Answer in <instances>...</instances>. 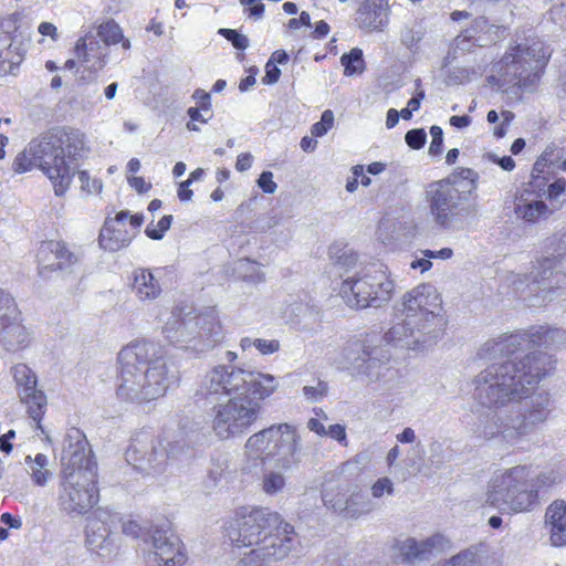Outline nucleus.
<instances>
[{
  "label": "nucleus",
  "mask_w": 566,
  "mask_h": 566,
  "mask_svg": "<svg viewBox=\"0 0 566 566\" xmlns=\"http://www.w3.org/2000/svg\"><path fill=\"white\" fill-rule=\"evenodd\" d=\"M424 198L430 216L437 226L449 229L454 221L468 214L464 202L468 196L449 179L432 181L426 186Z\"/></svg>",
  "instance_id": "nucleus-15"
},
{
  "label": "nucleus",
  "mask_w": 566,
  "mask_h": 566,
  "mask_svg": "<svg viewBox=\"0 0 566 566\" xmlns=\"http://www.w3.org/2000/svg\"><path fill=\"white\" fill-rule=\"evenodd\" d=\"M504 31L503 27L492 24L486 18L479 17L454 41L457 48L461 50H467L465 44L470 42L481 48L489 46L495 44L503 36Z\"/></svg>",
  "instance_id": "nucleus-21"
},
{
  "label": "nucleus",
  "mask_w": 566,
  "mask_h": 566,
  "mask_svg": "<svg viewBox=\"0 0 566 566\" xmlns=\"http://www.w3.org/2000/svg\"><path fill=\"white\" fill-rule=\"evenodd\" d=\"M97 36L104 42V46L119 43L123 40L120 27L113 20L102 23L97 29Z\"/></svg>",
  "instance_id": "nucleus-39"
},
{
  "label": "nucleus",
  "mask_w": 566,
  "mask_h": 566,
  "mask_svg": "<svg viewBox=\"0 0 566 566\" xmlns=\"http://www.w3.org/2000/svg\"><path fill=\"white\" fill-rule=\"evenodd\" d=\"M318 311L308 304L295 302L286 310V315L290 316V322L294 325L304 323L305 325L311 322H316L318 318Z\"/></svg>",
  "instance_id": "nucleus-32"
},
{
  "label": "nucleus",
  "mask_w": 566,
  "mask_h": 566,
  "mask_svg": "<svg viewBox=\"0 0 566 566\" xmlns=\"http://www.w3.org/2000/svg\"><path fill=\"white\" fill-rule=\"evenodd\" d=\"M20 319H12L0 326V343L8 352H17L29 346L31 334Z\"/></svg>",
  "instance_id": "nucleus-29"
},
{
  "label": "nucleus",
  "mask_w": 566,
  "mask_h": 566,
  "mask_svg": "<svg viewBox=\"0 0 566 566\" xmlns=\"http://www.w3.org/2000/svg\"><path fill=\"white\" fill-rule=\"evenodd\" d=\"M565 188H566V181H565V179L560 178V179L555 180L553 184H551L547 187V190L544 191V195L551 201V205L555 203V205H559V207H560L562 205L558 201V197L564 193Z\"/></svg>",
  "instance_id": "nucleus-51"
},
{
  "label": "nucleus",
  "mask_w": 566,
  "mask_h": 566,
  "mask_svg": "<svg viewBox=\"0 0 566 566\" xmlns=\"http://www.w3.org/2000/svg\"><path fill=\"white\" fill-rule=\"evenodd\" d=\"M441 566H481L478 555L469 549L460 552Z\"/></svg>",
  "instance_id": "nucleus-40"
},
{
  "label": "nucleus",
  "mask_w": 566,
  "mask_h": 566,
  "mask_svg": "<svg viewBox=\"0 0 566 566\" xmlns=\"http://www.w3.org/2000/svg\"><path fill=\"white\" fill-rule=\"evenodd\" d=\"M48 248L54 253L60 270H67L77 262V256L70 252L61 242H49Z\"/></svg>",
  "instance_id": "nucleus-38"
},
{
  "label": "nucleus",
  "mask_w": 566,
  "mask_h": 566,
  "mask_svg": "<svg viewBox=\"0 0 566 566\" xmlns=\"http://www.w3.org/2000/svg\"><path fill=\"white\" fill-rule=\"evenodd\" d=\"M552 154L544 151L539 158L535 161L532 170V177L534 179L535 187H541L543 184V180L541 179V175L544 174L545 168L548 166V164L552 163L549 156Z\"/></svg>",
  "instance_id": "nucleus-47"
},
{
  "label": "nucleus",
  "mask_w": 566,
  "mask_h": 566,
  "mask_svg": "<svg viewBox=\"0 0 566 566\" xmlns=\"http://www.w3.org/2000/svg\"><path fill=\"white\" fill-rule=\"evenodd\" d=\"M558 209L559 205L552 203V206H549L544 200L535 198L533 192L527 189L516 199L514 207L516 216L528 223L547 219Z\"/></svg>",
  "instance_id": "nucleus-24"
},
{
  "label": "nucleus",
  "mask_w": 566,
  "mask_h": 566,
  "mask_svg": "<svg viewBox=\"0 0 566 566\" xmlns=\"http://www.w3.org/2000/svg\"><path fill=\"white\" fill-rule=\"evenodd\" d=\"M128 184L138 193H145L151 188L150 182H146L143 177H128Z\"/></svg>",
  "instance_id": "nucleus-63"
},
{
  "label": "nucleus",
  "mask_w": 566,
  "mask_h": 566,
  "mask_svg": "<svg viewBox=\"0 0 566 566\" xmlns=\"http://www.w3.org/2000/svg\"><path fill=\"white\" fill-rule=\"evenodd\" d=\"M226 533L232 546L250 548L237 566H262L264 562L284 559L295 543L294 527L266 507L237 513Z\"/></svg>",
  "instance_id": "nucleus-3"
},
{
  "label": "nucleus",
  "mask_w": 566,
  "mask_h": 566,
  "mask_svg": "<svg viewBox=\"0 0 566 566\" xmlns=\"http://www.w3.org/2000/svg\"><path fill=\"white\" fill-rule=\"evenodd\" d=\"M340 62L344 66V74L347 76L361 74L365 70L363 51L358 48H354L348 53L343 54Z\"/></svg>",
  "instance_id": "nucleus-37"
},
{
  "label": "nucleus",
  "mask_w": 566,
  "mask_h": 566,
  "mask_svg": "<svg viewBox=\"0 0 566 566\" xmlns=\"http://www.w3.org/2000/svg\"><path fill=\"white\" fill-rule=\"evenodd\" d=\"M165 338L174 346L203 353L221 338V326L212 312L172 311L163 327Z\"/></svg>",
  "instance_id": "nucleus-11"
},
{
  "label": "nucleus",
  "mask_w": 566,
  "mask_h": 566,
  "mask_svg": "<svg viewBox=\"0 0 566 566\" xmlns=\"http://www.w3.org/2000/svg\"><path fill=\"white\" fill-rule=\"evenodd\" d=\"M327 392V382L319 379L316 380L314 385H306L303 387V395L311 402L321 401L324 397H326Z\"/></svg>",
  "instance_id": "nucleus-41"
},
{
  "label": "nucleus",
  "mask_w": 566,
  "mask_h": 566,
  "mask_svg": "<svg viewBox=\"0 0 566 566\" xmlns=\"http://www.w3.org/2000/svg\"><path fill=\"white\" fill-rule=\"evenodd\" d=\"M334 114L331 109L323 112L321 120L313 124L311 127V134L315 137H322L333 127Z\"/></svg>",
  "instance_id": "nucleus-43"
},
{
  "label": "nucleus",
  "mask_w": 566,
  "mask_h": 566,
  "mask_svg": "<svg viewBox=\"0 0 566 566\" xmlns=\"http://www.w3.org/2000/svg\"><path fill=\"white\" fill-rule=\"evenodd\" d=\"M218 33L230 41L238 50H245L249 46V39L237 30L221 28L218 30Z\"/></svg>",
  "instance_id": "nucleus-45"
},
{
  "label": "nucleus",
  "mask_w": 566,
  "mask_h": 566,
  "mask_svg": "<svg viewBox=\"0 0 566 566\" xmlns=\"http://www.w3.org/2000/svg\"><path fill=\"white\" fill-rule=\"evenodd\" d=\"M394 482L385 476L378 479L373 485H371V495L375 499H380L385 494L391 495L394 493Z\"/></svg>",
  "instance_id": "nucleus-48"
},
{
  "label": "nucleus",
  "mask_w": 566,
  "mask_h": 566,
  "mask_svg": "<svg viewBox=\"0 0 566 566\" xmlns=\"http://www.w3.org/2000/svg\"><path fill=\"white\" fill-rule=\"evenodd\" d=\"M85 135L75 128H54L31 140L20 151L12 169L23 174L40 168L51 180L56 196H63L76 172L78 160L87 153Z\"/></svg>",
  "instance_id": "nucleus-4"
},
{
  "label": "nucleus",
  "mask_w": 566,
  "mask_h": 566,
  "mask_svg": "<svg viewBox=\"0 0 566 566\" xmlns=\"http://www.w3.org/2000/svg\"><path fill=\"white\" fill-rule=\"evenodd\" d=\"M549 55V49L539 40H533L525 48L516 45L495 65L500 77L490 75L488 81L499 88L507 85L532 91L539 81Z\"/></svg>",
  "instance_id": "nucleus-10"
},
{
  "label": "nucleus",
  "mask_w": 566,
  "mask_h": 566,
  "mask_svg": "<svg viewBox=\"0 0 566 566\" xmlns=\"http://www.w3.org/2000/svg\"><path fill=\"white\" fill-rule=\"evenodd\" d=\"M279 387L271 374L244 369L234 365H218L202 379L200 392L210 401L234 397L269 398Z\"/></svg>",
  "instance_id": "nucleus-9"
},
{
  "label": "nucleus",
  "mask_w": 566,
  "mask_h": 566,
  "mask_svg": "<svg viewBox=\"0 0 566 566\" xmlns=\"http://www.w3.org/2000/svg\"><path fill=\"white\" fill-rule=\"evenodd\" d=\"M253 346L262 354V355H271L280 350V342L277 339H262L255 338L253 340Z\"/></svg>",
  "instance_id": "nucleus-52"
},
{
  "label": "nucleus",
  "mask_w": 566,
  "mask_h": 566,
  "mask_svg": "<svg viewBox=\"0 0 566 566\" xmlns=\"http://www.w3.org/2000/svg\"><path fill=\"white\" fill-rule=\"evenodd\" d=\"M354 350L355 356L348 357L350 367L358 376L366 377L369 381H377L387 370L389 360L387 350L379 346L373 345L368 340L357 343Z\"/></svg>",
  "instance_id": "nucleus-20"
},
{
  "label": "nucleus",
  "mask_w": 566,
  "mask_h": 566,
  "mask_svg": "<svg viewBox=\"0 0 566 566\" xmlns=\"http://www.w3.org/2000/svg\"><path fill=\"white\" fill-rule=\"evenodd\" d=\"M75 54L86 70L97 72L106 64L107 49L101 44L96 36L87 34L77 40Z\"/></svg>",
  "instance_id": "nucleus-25"
},
{
  "label": "nucleus",
  "mask_w": 566,
  "mask_h": 566,
  "mask_svg": "<svg viewBox=\"0 0 566 566\" xmlns=\"http://www.w3.org/2000/svg\"><path fill=\"white\" fill-rule=\"evenodd\" d=\"M256 182L262 191L269 195L274 193L277 189V185L273 180V174L271 171H263Z\"/></svg>",
  "instance_id": "nucleus-56"
},
{
  "label": "nucleus",
  "mask_w": 566,
  "mask_h": 566,
  "mask_svg": "<svg viewBox=\"0 0 566 566\" xmlns=\"http://www.w3.org/2000/svg\"><path fill=\"white\" fill-rule=\"evenodd\" d=\"M78 179L81 181V188L88 193H95L102 190V181L98 179L91 180L88 174L84 170L78 172Z\"/></svg>",
  "instance_id": "nucleus-53"
},
{
  "label": "nucleus",
  "mask_w": 566,
  "mask_h": 566,
  "mask_svg": "<svg viewBox=\"0 0 566 566\" xmlns=\"http://www.w3.org/2000/svg\"><path fill=\"white\" fill-rule=\"evenodd\" d=\"M430 465L434 467L436 469H440L443 464V457H442V444L438 441H434L430 444V455L428 459Z\"/></svg>",
  "instance_id": "nucleus-57"
},
{
  "label": "nucleus",
  "mask_w": 566,
  "mask_h": 566,
  "mask_svg": "<svg viewBox=\"0 0 566 566\" xmlns=\"http://www.w3.org/2000/svg\"><path fill=\"white\" fill-rule=\"evenodd\" d=\"M21 401L27 406L29 417L36 422L39 429L41 419L46 410V396L36 388L35 374L24 364H18L12 369Z\"/></svg>",
  "instance_id": "nucleus-19"
},
{
  "label": "nucleus",
  "mask_w": 566,
  "mask_h": 566,
  "mask_svg": "<svg viewBox=\"0 0 566 566\" xmlns=\"http://www.w3.org/2000/svg\"><path fill=\"white\" fill-rule=\"evenodd\" d=\"M117 397L129 402H148L163 397L178 381L165 348L155 342L136 340L118 354Z\"/></svg>",
  "instance_id": "nucleus-2"
},
{
  "label": "nucleus",
  "mask_w": 566,
  "mask_h": 566,
  "mask_svg": "<svg viewBox=\"0 0 566 566\" xmlns=\"http://www.w3.org/2000/svg\"><path fill=\"white\" fill-rule=\"evenodd\" d=\"M265 398L234 397L217 401L211 410V429L219 440L243 436L258 420Z\"/></svg>",
  "instance_id": "nucleus-13"
},
{
  "label": "nucleus",
  "mask_w": 566,
  "mask_h": 566,
  "mask_svg": "<svg viewBox=\"0 0 566 566\" xmlns=\"http://www.w3.org/2000/svg\"><path fill=\"white\" fill-rule=\"evenodd\" d=\"M386 6L376 0H364L357 10L359 27L368 31L381 30L387 23Z\"/></svg>",
  "instance_id": "nucleus-30"
},
{
  "label": "nucleus",
  "mask_w": 566,
  "mask_h": 566,
  "mask_svg": "<svg viewBox=\"0 0 566 566\" xmlns=\"http://www.w3.org/2000/svg\"><path fill=\"white\" fill-rule=\"evenodd\" d=\"M116 516L107 515L105 520L94 516L87 521L85 528V545L101 557H111L119 548V537L114 531Z\"/></svg>",
  "instance_id": "nucleus-18"
},
{
  "label": "nucleus",
  "mask_w": 566,
  "mask_h": 566,
  "mask_svg": "<svg viewBox=\"0 0 566 566\" xmlns=\"http://www.w3.org/2000/svg\"><path fill=\"white\" fill-rule=\"evenodd\" d=\"M479 175L476 171H474L471 168H458L454 170L453 174H451L446 179H449V182L452 184L454 187H458L461 182H465L463 185L464 193L469 197V195L476 189V181H478Z\"/></svg>",
  "instance_id": "nucleus-36"
},
{
  "label": "nucleus",
  "mask_w": 566,
  "mask_h": 566,
  "mask_svg": "<svg viewBox=\"0 0 566 566\" xmlns=\"http://www.w3.org/2000/svg\"><path fill=\"white\" fill-rule=\"evenodd\" d=\"M552 328L541 325L502 334L481 347L479 356L494 361L472 380L480 409L471 430L478 438L514 444L547 420L549 396L532 389L553 368L552 356L538 350L522 358L517 354L530 347L553 349Z\"/></svg>",
  "instance_id": "nucleus-1"
},
{
  "label": "nucleus",
  "mask_w": 566,
  "mask_h": 566,
  "mask_svg": "<svg viewBox=\"0 0 566 566\" xmlns=\"http://www.w3.org/2000/svg\"><path fill=\"white\" fill-rule=\"evenodd\" d=\"M281 70L274 64L268 61L265 65V76L262 78L264 84H274L279 81Z\"/></svg>",
  "instance_id": "nucleus-60"
},
{
  "label": "nucleus",
  "mask_w": 566,
  "mask_h": 566,
  "mask_svg": "<svg viewBox=\"0 0 566 566\" xmlns=\"http://www.w3.org/2000/svg\"><path fill=\"white\" fill-rule=\"evenodd\" d=\"M545 525L549 532L553 546L566 545V502L554 501L545 512Z\"/></svg>",
  "instance_id": "nucleus-27"
},
{
  "label": "nucleus",
  "mask_w": 566,
  "mask_h": 566,
  "mask_svg": "<svg viewBox=\"0 0 566 566\" xmlns=\"http://www.w3.org/2000/svg\"><path fill=\"white\" fill-rule=\"evenodd\" d=\"M192 97L198 101L200 108L205 113H209L211 111V102H210V94L207 93L205 90L198 88L193 92Z\"/></svg>",
  "instance_id": "nucleus-61"
},
{
  "label": "nucleus",
  "mask_w": 566,
  "mask_h": 566,
  "mask_svg": "<svg viewBox=\"0 0 566 566\" xmlns=\"http://www.w3.org/2000/svg\"><path fill=\"white\" fill-rule=\"evenodd\" d=\"M132 289L140 302H153L160 296L163 291L154 273L145 268L134 270Z\"/></svg>",
  "instance_id": "nucleus-28"
},
{
  "label": "nucleus",
  "mask_w": 566,
  "mask_h": 566,
  "mask_svg": "<svg viewBox=\"0 0 566 566\" xmlns=\"http://www.w3.org/2000/svg\"><path fill=\"white\" fill-rule=\"evenodd\" d=\"M331 437L332 439L338 441L339 443L346 446L347 443V436H346V429L345 426L336 423L328 427L326 430V434Z\"/></svg>",
  "instance_id": "nucleus-58"
},
{
  "label": "nucleus",
  "mask_w": 566,
  "mask_h": 566,
  "mask_svg": "<svg viewBox=\"0 0 566 566\" xmlns=\"http://www.w3.org/2000/svg\"><path fill=\"white\" fill-rule=\"evenodd\" d=\"M426 34V27L420 21L406 24L400 32V42L409 50L418 49Z\"/></svg>",
  "instance_id": "nucleus-34"
},
{
  "label": "nucleus",
  "mask_w": 566,
  "mask_h": 566,
  "mask_svg": "<svg viewBox=\"0 0 566 566\" xmlns=\"http://www.w3.org/2000/svg\"><path fill=\"white\" fill-rule=\"evenodd\" d=\"M557 263L555 256H546L542 260L537 261V266L535 271L531 272V274H518L516 275V280L513 281L514 285L526 283L530 292H538V291H551L554 289V284L559 283V279L557 276L565 275L557 271Z\"/></svg>",
  "instance_id": "nucleus-22"
},
{
  "label": "nucleus",
  "mask_w": 566,
  "mask_h": 566,
  "mask_svg": "<svg viewBox=\"0 0 566 566\" xmlns=\"http://www.w3.org/2000/svg\"><path fill=\"white\" fill-rule=\"evenodd\" d=\"M553 349H559L563 346H566V328L553 327Z\"/></svg>",
  "instance_id": "nucleus-62"
},
{
  "label": "nucleus",
  "mask_w": 566,
  "mask_h": 566,
  "mask_svg": "<svg viewBox=\"0 0 566 566\" xmlns=\"http://www.w3.org/2000/svg\"><path fill=\"white\" fill-rule=\"evenodd\" d=\"M439 544H441V537L439 535L422 541L406 538L397 542L395 546L396 557L406 564L427 560L433 548Z\"/></svg>",
  "instance_id": "nucleus-26"
},
{
  "label": "nucleus",
  "mask_w": 566,
  "mask_h": 566,
  "mask_svg": "<svg viewBox=\"0 0 566 566\" xmlns=\"http://www.w3.org/2000/svg\"><path fill=\"white\" fill-rule=\"evenodd\" d=\"M360 469L357 462L347 461L338 467L333 472V478L337 476L336 481L329 479L323 485L322 501L325 506L332 509L335 512L345 513L347 517H358L364 514H368L374 510L371 501H364L361 507H356V501L363 499V494L359 492H353L349 496V481L343 479L347 474H358Z\"/></svg>",
  "instance_id": "nucleus-16"
},
{
  "label": "nucleus",
  "mask_w": 566,
  "mask_h": 566,
  "mask_svg": "<svg viewBox=\"0 0 566 566\" xmlns=\"http://www.w3.org/2000/svg\"><path fill=\"white\" fill-rule=\"evenodd\" d=\"M172 222V216H164L154 228L151 224L147 226L145 232L146 235L153 240H160L164 238L165 232L170 228Z\"/></svg>",
  "instance_id": "nucleus-44"
},
{
  "label": "nucleus",
  "mask_w": 566,
  "mask_h": 566,
  "mask_svg": "<svg viewBox=\"0 0 566 566\" xmlns=\"http://www.w3.org/2000/svg\"><path fill=\"white\" fill-rule=\"evenodd\" d=\"M562 481L555 470L533 476L527 465H515L495 473L488 483L484 503L500 513H522L538 504L539 493Z\"/></svg>",
  "instance_id": "nucleus-8"
},
{
  "label": "nucleus",
  "mask_w": 566,
  "mask_h": 566,
  "mask_svg": "<svg viewBox=\"0 0 566 566\" xmlns=\"http://www.w3.org/2000/svg\"><path fill=\"white\" fill-rule=\"evenodd\" d=\"M240 4L243 7H249V17L254 20H260L263 18L265 7L262 3V0H239Z\"/></svg>",
  "instance_id": "nucleus-55"
},
{
  "label": "nucleus",
  "mask_w": 566,
  "mask_h": 566,
  "mask_svg": "<svg viewBox=\"0 0 566 566\" xmlns=\"http://www.w3.org/2000/svg\"><path fill=\"white\" fill-rule=\"evenodd\" d=\"M328 255L335 264L345 269L353 268L358 260V255L353 249L338 243L329 247Z\"/></svg>",
  "instance_id": "nucleus-35"
},
{
  "label": "nucleus",
  "mask_w": 566,
  "mask_h": 566,
  "mask_svg": "<svg viewBox=\"0 0 566 566\" xmlns=\"http://www.w3.org/2000/svg\"><path fill=\"white\" fill-rule=\"evenodd\" d=\"M18 50V46L12 44V53L8 56L3 55L0 62V73H12L13 69L20 65L23 56Z\"/></svg>",
  "instance_id": "nucleus-46"
},
{
  "label": "nucleus",
  "mask_w": 566,
  "mask_h": 566,
  "mask_svg": "<svg viewBox=\"0 0 566 566\" xmlns=\"http://www.w3.org/2000/svg\"><path fill=\"white\" fill-rule=\"evenodd\" d=\"M430 135L432 140L429 146V155L438 156L442 153L443 146V132L440 126L433 125L430 127Z\"/></svg>",
  "instance_id": "nucleus-50"
},
{
  "label": "nucleus",
  "mask_w": 566,
  "mask_h": 566,
  "mask_svg": "<svg viewBox=\"0 0 566 566\" xmlns=\"http://www.w3.org/2000/svg\"><path fill=\"white\" fill-rule=\"evenodd\" d=\"M252 155L250 153H242L238 156L235 163V169L238 171H245L251 168L252 165Z\"/></svg>",
  "instance_id": "nucleus-64"
},
{
  "label": "nucleus",
  "mask_w": 566,
  "mask_h": 566,
  "mask_svg": "<svg viewBox=\"0 0 566 566\" xmlns=\"http://www.w3.org/2000/svg\"><path fill=\"white\" fill-rule=\"evenodd\" d=\"M153 552L148 555L149 566H182L187 553L179 538L168 527L153 526L149 531Z\"/></svg>",
  "instance_id": "nucleus-17"
},
{
  "label": "nucleus",
  "mask_w": 566,
  "mask_h": 566,
  "mask_svg": "<svg viewBox=\"0 0 566 566\" xmlns=\"http://www.w3.org/2000/svg\"><path fill=\"white\" fill-rule=\"evenodd\" d=\"M184 451L182 444L160 437H153L148 431L136 433L128 446L126 461L146 475L161 474L168 464Z\"/></svg>",
  "instance_id": "nucleus-14"
},
{
  "label": "nucleus",
  "mask_w": 566,
  "mask_h": 566,
  "mask_svg": "<svg viewBox=\"0 0 566 566\" xmlns=\"http://www.w3.org/2000/svg\"><path fill=\"white\" fill-rule=\"evenodd\" d=\"M405 140L410 148L420 149L426 144L427 134L423 128L410 129L407 132Z\"/></svg>",
  "instance_id": "nucleus-49"
},
{
  "label": "nucleus",
  "mask_w": 566,
  "mask_h": 566,
  "mask_svg": "<svg viewBox=\"0 0 566 566\" xmlns=\"http://www.w3.org/2000/svg\"><path fill=\"white\" fill-rule=\"evenodd\" d=\"M127 218V210L119 211L115 218H106L98 237L99 245L104 250L118 251L130 243L135 232L129 233L123 229Z\"/></svg>",
  "instance_id": "nucleus-23"
},
{
  "label": "nucleus",
  "mask_w": 566,
  "mask_h": 566,
  "mask_svg": "<svg viewBox=\"0 0 566 566\" xmlns=\"http://www.w3.org/2000/svg\"><path fill=\"white\" fill-rule=\"evenodd\" d=\"M394 325L385 339L408 349L432 346L443 335L447 319L442 315V301L431 284H420L403 294L396 306Z\"/></svg>",
  "instance_id": "nucleus-5"
},
{
  "label": "nucleus",
  "mask_w": 566,
  "mask_h": 566,
  "mask_svg": "<svg viewBox=\"0 0 566 566\" xmlns=\"http://www.w3.org/2000/svg\"><path fill=\"white\" fill-rule=\"evenodd\" d=\"M63 476L59 507L67 514L83 515L98 502L97 463L84 433L72 428L62 451Z\"/></svg>",
  "instance_id": "nucleus-6"
},
{
  "label": "nucleus",
  "mask_w": 566,
  "mask_h": 566,
  "mask_svg": "<svg viewBox=\"0 0 566 566\" xmlns=\"http://www.w3.org/2000/svg\"><path fill=\"white\" fill-rule=\"evenodd\" d=\"M21 315L13 295L9 291L0 289V326L12 319H20Z\"/></svg>",
  "instance_id": "nucleus-33"
},
{
  "label": "nucleus",
  "mask_w": 566,
  "mask_h": 566,
  "mask_svg": "<svg viewBox=\"0 0 566 566\" xmlns=\"http://www.w3.org/2000/svg\"><path fill=\"white\" fill-rule=\"evenodd\" d=\"M25 470L31 476L34 484L43 486L51 476L50 470L46 469L48 458L45 454L38 453L34 458L27 455L24 459Z\"/></svg>",
  "instance_id": "nucleus-31"
},
{
  "label": "nucleus",
  "mask_w": 566,
  "mask_h": 566,
  "mask_svg": "<svg viewBox=\"0 0 566 566\" xmlns=\"http://www.w3.org/2000/svg\"><path fill=\"white\" fill-rule=\"evenodd\" d=\"M117 522L120 523L123 534H125L127 536H132L133 538L139 537V535L142 533V527L138 525L137 522H135L133 520H126V521L118 520Z\"/></svg>",
  "instance_id": "nucleus-59"
},
{
  "label": "nucleus",
  "mask_w": 566,
  "mask_h": 566,
  "mask_svg": "<svg viewBox=\"0 0 566 566\" xmlns=\"http://www.w3.org/2000/svg\"><path fill=\"white\" fill-rule=\"evenodd\" d=\"M394 281L382 265H371L357 276L346 279L340 295L352 308L381 307L392 297Z\"/></svg>",
  "instance_id": "nucleus-12"
},
{
  "label": "nucleus",
  "mask_w": 566,
  "mask_h": 566,
  "mask_svg": "<svg viewBox=\"0 0 566 566\" xmlns=\"http://www.w3.org/2000/svg\"><path fill=\"white\" fill-rule=\"evenodd\" d=\"M203 111L199 107H189L187 111L188 116L190 117V122L187 123V128L189 130H199V127L195 124V122L207 123L209 118H211V114L206 116Z\"/></svg>",
  "instance_id": "nucleus-54"
},
{
  "label": "nucleus",
  "mask_w": 566,
  "mask_h": 566,
  "mask_svg": "<svg viewBox=\"0 0 566 566\" xmlns=\"http://www.w3.org/2000/svg\"><path fill=\"white\" fill-rule=\"evenodd\" d=\"M547 248L552 250V256L558 261L559 258L566 254V229L562 232L555 233L547 239Z\"/></svg>",
  "instance_id": "nucleus-42"
},
{
  "label": "nucleus",
  "mask_w": 566,
  "mask_h": 566,
  "mask_svg": "<svg viewBox=\"0 0 566 566\" xmlns=\"http://www.w3.org/2000/svg\"><path fill=\"white\" fill-rule=\"evenodd\" d=\"M244 457L251 468L272 465L265 470L262 490L273 495L281 492L286 479L281 471L297 468L302 460L301 437L290 423L272 424L250 436L244 444Z\"/></svg>",
  "instance_id": "nucleus-7"
}]
</instances>
